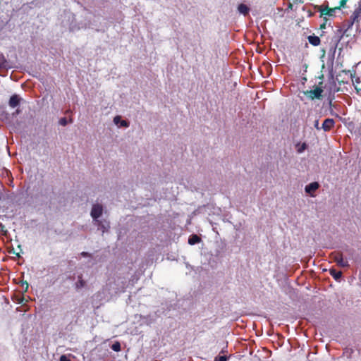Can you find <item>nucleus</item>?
Returning <instances> with one entry per match:
<instances>
[{"mask_svg":"<svg viewBox=\"0 0 361 361\" xmlns=\"http://www.w3.org/2000/svg\"><path fill=\"white\" fill-rule=\"evenodd\" d=\"M347 1L348 0H340L338 4L334 7H329V4L325 2L323 5L317 6L316 9L320 13V18H322L325 21H328L327 16H336V11L337 10H340L342 7H344Z\"/></svg>","mask_w":361,"mask_h":361,"instance_id":"nucleus-1","label":"nucleus"},{"mask_svg":"<svg viewBox=\"0 0 361 361\" xmlns=\"http://www.w3.org/2000/svg\"><path fill=\"white\" fill-rule=\"evenodd\" d=\"M331 259L341 267H348L349 264L347 260H344L343 254L338 252H334L331 254Z\"/></svg>","mask_w":361,"mask_h":361,"instance_id":"nucleus-2","label":"nucleus"},{"mask_svg":"<svg viewBox=\"0 0 361 361\" xmlns=\"http://www.w3.org/2000/svg\"><path fill=\"white\" fill-rule=\"evenodd\" d=\"M361 18V4L354 10L353 13L349 18V21L350 25H353L354 23H358L360 22V20Z\"/></svg>","mask_w":361,"mask_h":361,"instance_id":"nucleus-3","label":"nucleus"},{"mask_svg":"<svg viewBox=\"0 0 361 361\" xmlns=\"http://www.w3.org/2000/svg\"><path fill=\"white\" fill-rule=\"evenodd\" d=\"M103 212V207L101 204H96L92 206L91 210V216L94 220H97L99 217H100Z\"/></svg>","mask_w":361,"mask_h":361,"instance_id":"nucleus-4","label":"nucleus"},{"mask_svg":"<svg viewBox=\"0 0 361 361\" xmlns=\"http://www.w3.org/2000/svg\"><path fill=\"white\" fill-rule=\"evenodd\" d=\"M319 188V184L317 182H312L307 185L305 190L307 193L310 194L311 197H314V192Z\"/></svg>","mask_w":361,"mask_h":361,"instance_id":"nucleus-5","label":"nucleus"},{"mask_svg":"<svg viewBox=\"0 0 361 361\" xmlns=\"http://www.w3.org/2000/svg\"><path fill=\"white\" fill-rule=\"evenodd\" d=\"M334 124L335 122L334 119L326 118L324 121L322 128L324 131H329L334 126Z\"/></svg>","mask_w":361,"mask_h":361,"instance_id":"nucleus-6","label":"nucleus"},{"mask_svg":"<svg viewBox=\"0 0 361 361\" xmlns=\"http://www.w3.org/2000/svg\"><path fill=\"white\" fill-rule=\"evenodd\" d=\"M304 94L310 99H321L322 98V93L323 92H303Z\"/></svg>","mask_w":361,"mask_h":361,"instance_id":"nucleus-7","label":"nucleus"},{"mask_svg":"<svg viewBox=\"0 0 361 361\" xmlns=\"http://www.w3.org/2000/svg\"><path fill=\"white\" fill-rule=\"evenodd\" d=\"M96 222L103 233L109 230V228H110L109 221H106L105 220H104V221L96 220Z\"/></svg>","mask_w":361,"mask_h":361,"instance_id":"nucleus-8","label":"nucleus"},{"mask_svg":"<svg viewBox=\"0 0 361 361\" xmlns=\"http://www.w3.org/2000/svg\"><path fill=\"white\" fill-rule=\"evenodd\" d=\"M352 82L354 85L355 90H361V80L359 77L353 75L352 78Z\"/></svg>","mask_w":361,"mask_h":361,"instance_id":"nucleus-9","label":"nucleus"},{"mask_svg":"<svg viewBox=\"0 0 361 361\" xmlns=\"http://www.w3.org/2000/svg\"><path fill=\"white\" fill-rule=\"evenodd\" d=\"M307 39L308 42L313 46L319 45L321 42L319 37L315 35H310Z\"/></svg>","mask_w":361,"mask_h":361,"instance_id":"nucleus-10","label":"nucleus"},{"mask_svg":"<svg viewBox=\"0 0 361 361\" xmlns=\"http://www.w3.org/2000/svg\"><path fill=\"white\" fill-rule=\"evenodd\" d=\"M19 102H20V99L18 98V96L16 95V94H14L13 95L11 98H10V100H9V105L14 108V107H16L18 104H19Z\"/></svg>","mask_w":361,"mask_h":361,"instance_id":"nucleus-11","label":"nucleus"},{"mask_svg":"<svg viewBox=\"0 0 361 361\" xmlns=\"http://www.w3.org/2000/svg\"><path fill=\"white\" fill-rule=\"evenodd\" d=\"M201 241V238L196 234H192L189 237L188 243L191 245L199 243Z\"/></svg>","mask_w":361,"mask_h":361,"instance_id":"nucleus-12","label":"nucleus"},{"mask_svg":"<svg viewBox=\"0 0 361 361\" xmlns=\"http://www.w3.org/2000/svg\"><path fill=\"white\" fill-rule=\"evenodd\" d=\"M114 122L116 125L120 123V125L123 127H128V123L125 120H121L120 116H115L114 118Z\"/></svg>","mask_w":361,"mask_h":361,"instance_id":"nucleus-13","label":"nucleus"},{"mask_svg":"<svg viewBox=\"0 0 361 361\" xmlns=\"http://www.w3.org/2000/svg\"><path fill=\"white\" fill-rule=\"evenodd\" d=\"M238 10L240 13L246 16L248 13L250 9L247 5L240 4L238 7Z\"/></svg>","mask_w":361,"mask_h":361,"instance_id":"nucleus-14","label":"nucleus"},{"mask_svg":"<svg viewBox=\"0 0 361 361\" xmlns=\"http://www.w3.org/2000/svg\"><path fill=\"white\" fill-rule=\"evenodd\" d=\"M331 276L336 280H338L342 276V271L336 269H330Z\"/></svg>","mask_w":361,"mask_h":361,"instance_id":"nucleus-15","label":"nucleus"},{"mask_svg":"<svg viewBox=\"0 0 361 361\" xmlns=\"http://www.w3.org/2000/svg\"><path fill=\"white\" fill-rule=\"evenodd\" d=\"M85 286V281L82 279V276H78V281L76 283V288L80 289Z\"/></svg>","mask_w":361,"mask_h":361,"instance_id":"nucleus-16","label":"nucleus"},{"mask_svg":"<svg viewBox=\"0 0 361 361\" xmlns=\"http://www.w3.org/2000/svg\"><path fill=\"white\" fill-rule=\"evenodd\" d=\"M111 349L114 351L119 352L121 350V344L119 342L116 341L111 345Z\"/></svg>","mask_w":361,"mask_h":361,"instance_id":"nucleus-17","label":"nucleus"},{"mask_svg":"<svg viewBox=\"0 0 361 361\" xmlns=\"http://www.w3.org/2000/svg\"><path fill=\"white\" fill-rule=\"evenodd\" d=\"M228 357L226 355H219L215 357V361H227Z\"/></svg>","mask_w":361,"mask_h":361,"instance_id":"nucleus-18","label":"nucleus"},{"mask_svg":"<svg viewBox=\"0 0 361 361\" xmlns=\"http://www.w3.org/2000/svg\"><path fill=\"white\" fill-rule=\"evenodd\" d=\"M59 123L60 125L65 126L67 125L68 121H67L66 118L63 117L59 120Z\"/></svg>","mask_w":361,"mask_h":361,"instance_id":"nucleus-19","label":"nucleus"},{"mask_svg":"<svg viewBox=\"0 0 361 361\" xmlns=\"http://www.w3.org/2000/svg\"><path fill=\"white\" fill-rule=\"evenodd\" d=\"M6 63V59L4 56L0 53V67L3 66Z\"/></svg>","mask_w":361,"mask_h":361,"instance_id":"nucleus-20","label":"nucleus"},{"mask_svg":"<svg viewBox=\"0 0 361 361\" xmlns=\"http://www.w3.org/2000/svg\"><path fill=\"white\" fill-rule=\"evenodd\" d=\"M22 286L24 289V291L27 292L29 287L28 283L27 281H22Z\"/></svg>","mask_w":361,"mask_h":361,"instance_id":"nucleus-21","label":"nucleus"},{"mask_svg":"<svg viewBox=\"0 0 361 361\" xmlns=\"http://www.w3.org/2000/svg\"><path fill=\"white\" fill-rule=\"evenodd\" d=\"M0 228H1V231L3 233L4 235H6L7 234V230L5 228V226L2 224V223H0Z\"/></svg>","mask_w":361,"mask_h":361,"instance_id":"nucleus-22","label":"nucleus"},{"mask_svg":"<svg viewBox=\"0 0 361 361\" xmlns=\"http://www.w3.org/2000/svg\"><path fill=\"white\" fill-rule=\"evenodd\" d=\"M59 361H71V360L65 355L60 357Z\"/></svg>","mask_w":361,"mask_h":361,"instance_id":"nucleus-23","label":"nucleus"},{"mask_svg":"<svg viewBox=\"0 0 361 361\" xmlns=\"http://www.w3.org/2000/svg\"><path fill=\"white\" fill-rule=\"evenodd\" d=\"M306 147H307L306 144L303 143L302 145V146L298 149V152L299 153H301L302 152H303L306 149Z\"/></svg>","mask_w":361,"mask_h":361,"instance_id":"nucleus-24","label":"nucleus"},{"mask_svg":"<svg viewBox=\"0 0 361 361\" xmlns=\"http://www.w3.org/2000/svg\"><path fill=\"white\" fill-rule=\"evenodd\" d=\"M314 127H315L317 129H318V130H319V129H320V128L319 127V121H318V120H316V121H314Z\"/></svg>","mask_w":361,"mask_h":361,"instance_id":"nucleus-25","label":"nucleus"},{"mask_svg":"<svg viewBox=\"0 0 361 361\" xmlns=\"http://www.w3.org/2000/svg\"><path fill=\"white\" fill-rule=\"evenodd\" d=\"M324 22L320 25V29H324L326 27V24L327 21L324 20Z\"/></svg>","mask_w":361,"mask_h":361,"instance_id":"nucleus-26","label":"nucleus"},{"mask_svg":"<svg viewBox=\"0 0 361 361\" xmlns=\"http://www.w3.org/2000/svg\"><path fill=\"white\" fill-rule=\"evenodd\" d=\"M323 88H324V87H322V86H317L313 90H317V91L323 90H322Z\"/></svg>","mask_w":361,"mask_h":361,"instance_id":"nucleus-27","label":"nucleus"},{"mask_svg":"<svg viewBox=\"0 0 361 361\" xmlns=\"http://www.w3.org/2000/svg\"><path fill=\"white\" fill-rule=\"evenodd\" d=\"M81 255H82V256H84V257H87V256H88V255H89V254H88L87 252H82L81 253Z\"/></svg>","mask_w":361,"mask_h":361,"instance_id":"nucleus-28","label":"nucleus"},{"mask_svg":"<svg viewBox=\"0 0 361 361\" xmlns=\"http://www.w3.org/2000/svg\"><path fill=\"white\" fill-rule=\"evenodd\" d=\"M23 300V298H21L18 299V303H22Z\"/></svg>","mask_w":361,"mask_h":361,"instance_id":"nucleus-29","label":"nucleus"},{"mask_svg":"<svg viewBox=\"0 0 361 361\" xmlns=\"http://www.w3.org/2000/svg\"><path fill=\"white\" fill-rule=\"evenodd\" d=\"M358 4H359V5H361V0H360V1H358Z\"/></svg>","mask_w":361,"mask_h":361,"instance_id":"nucleus-30","label":"nucleus"}]
</instances>
